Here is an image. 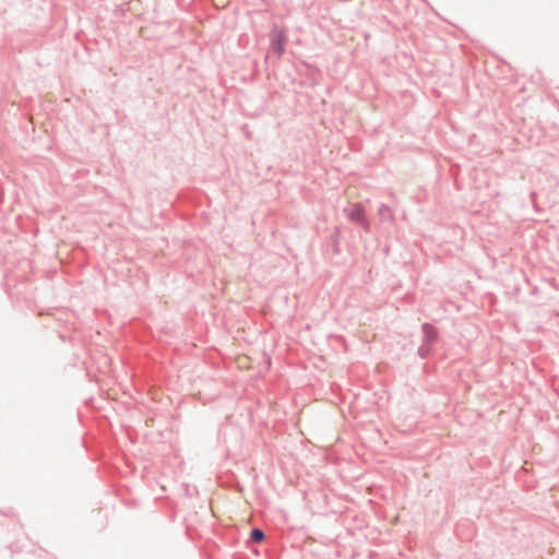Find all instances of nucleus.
<instances>
[{
	"instance_id": "nucleus-2",
	"label": "nucleus",
	"mask_w": 559,
	"mask_h": 559,
	"mask_svg": "<svg viewBox=\"0 0 559 559\" xmlns=\"http://www.w3.org/2000/svg\"><path fill=\"white\" fill-rule=\"evenodd\" d=\"M284 43H285V37L282 32H278L276 35V38L274 40V45L276 46V49L280 55L283 52Z\"/></svg>"
},
{
	"instance_id": "nucleus-4",
	"label": "nucleus",
	"mask_w": 559,
	"mask_h": 559,
	"mask_svg": "<svg viewBox=\"0 0 559 559\" xmlns=\"http://www.w3.org/2000/svg\"><path fill=\"white\" fill-rule=\"evenodd\" d=\"M213 2L216 7L224 8L227 4L228 0H213Z\"/></svg>"
},
{
	"instance_id": "nucleus-1",
	"label": "nucleus",
	"mask_w": 559,
	"mask_h": 559,
	"mask_svg": "<svg viewBox=\"0 0 559 559\" xmlns=\"http://www.w3.org/2000/svg\"><path fill=\"white\" fill-rule=\"evenodd\" d=\"M236 362L240 369H249L251 360L247 355H239L236 358Z\"/></svg>"
},
{
	"instance_id": "nucleus-3",
	"label": "nucleus",
	"mask_w": 559,
	"mask_h": 559,
	"mask_svg": "<svg viewBox=\"0 0 559 559\" xmlns=\"http://www.w3.org/2000/svg\"><path fill=\"white\" fill-rule=\"evenodd\" d=\"M251 539L253 542H257V543H260L264 539V533L259 530V528H254L252 532H251Z\"/></svg>"
}]
</instances>
